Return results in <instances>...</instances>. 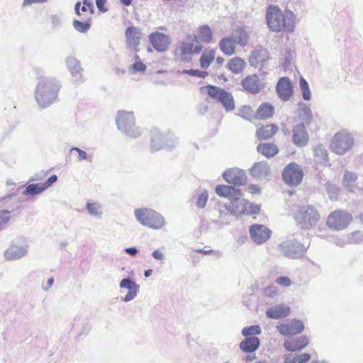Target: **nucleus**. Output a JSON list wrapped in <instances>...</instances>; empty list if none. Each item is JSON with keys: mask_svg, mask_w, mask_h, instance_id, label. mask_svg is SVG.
Listing matches in <instances>:
<instances>
[{"mask_svg": "<svg viewBox=\"0 0 363 363\" xmlns=\"http://www.w3.org/2000/svg\"><path fill=\"white\" fill-rule=\"evenodd\" d=\"M245 65L246 64L243 60L240 57H236L229 61L228 68L233 73L239 74L243 70Z\"/></svg>", "mask_w": 363, "mask_h": 363, "instance_id": "39", "label": "nucleus"}, {"mask_svg": "<svg viewBox=\"0 0 363 363\" xmlns=\"http://www.w3.org/2000/svg\"><path fill=\"white\" fill-rule=\"evenodd\" d=\"M50 22L53 28L61 27L63 24V16L61 13H55L50 16Z\"/></svg>", "mask_w": 363, "mask_h": 363, "instance_id": "52", "label": "nucleus"}, {"mask_svg": "<svg viewBox=\"0 0 363 363\" xmlns=\"http://www.w3.org/2000/svg\"><path fill=\"white\" fill-rule=\"evenodd\" d=\"M57 180V177L54 174V175H52L51 177H50L47 181L44 183H42L43 184V186H45V190L50 187V186H52L54 183H55Z\"/></svg>", "mask_w": 363, "mask_h": 363, "instance_id": "59", "label": "nucleus"}, {"mask_svg": "<svg viewBox=\"0 0 363 363\" xmlns=\"http://www.w3.org/2000/svg\"><path fill=\"white\" fill-rule=\"evenodd\" d=\"M232 38L236 44L244 46L247 44L249 37L245 30L240 28L233 31Z\"/></svg>", "mask_w": 363, "mask_h": 363, "instance_id": "38", "label": "nucleus"}, {"mask_svg": "<svg viewBox=\"0 0 363 363\" xmlns=\"http://www.w3.org/2000/svg\"><path fill=\"white\" fill-rule=\"evenodd\" d=\"M11 219V212L9 210L0 211V232L4 230Z\"/></svg>", "mask_w": 363, "mask_h": 363, "instance_id": "49", "label": "nucleus"}, {"mask_svg": "<svg viewBox=\"0 0 363 363\" xmlns=\"http://www.w3.org/2000/svg\"><path fill=\"white\" fill-rule=\"evenodd\" d=\"M208 199L207 191H202L196 199V206L199 208H203L206 206V202Z\"/></svg>", "mask_w": 363, "mask_h": 363, "instance_id": "53", "label": "nucleus"}, {"mask_svg": "<svg viewBox=\"0 0 363 363\" xmlns=\"http://www.w3.org/2000/svg\"><path fill=\"white\" fill-rule=\"evenodd\" d=\"M294 13L285 10L284 12L277 6H269L266 13V21L269 28L276 33L286 30L291 33L294 28Z\"/></svg>", "mask_w": 363, "mask_h": 363, "instance_id": "2", "label": "nucleus"}, {"mask_svg": "<svg viewBox=\"0 0 363 363\" xmlns=\"http://www.w3.org/2000/svg\"><path fill=\"white\" fill-rule=\"evenodd\" d=\"M66 64L75 83L82 82V68L81 67L80 62L76 57L69 56L66 58Z\"/></svg>", "mask_w": 363, "mask_h": 363, "instance_id": "21", "label": "nucleus"}, {"mask_svg": "<svg viewBox=\"0 0 363 363\" xmlns=\"http://www.w3.org/2000/svg\"><path fill=\"white\" fill-rule=\"evenodd\" d=\"M354 144L352 136L345 131L337 133L331 142L330 148L333 152L342 155L348 151Z\"/></svg>", "mask_w": 363, "mask_h": 363, "instance_id": "7", "label": "nucleus"}, {"mask_svg": "<svg viewBox=\"0 0 363 363\" xmlns=\"http://www.w3.org/2000/svg\"><path fill=\"white\" fill-rule=\"evenodd\" d=\"M195 39L196 38L195 37ZM196 43H183L181 45L180 50L182 54H192V53H196L199 54L202 48V46L199 43L197 40H195Z\"/></svg>", "mask_w": 363, "mask_h": 363, "instance_id": "34", "label": "nucleus"}, {"mask_svg": "<svg viewBox=\"0 0 363 363\" xmlns=\"http://www.w3.org/2000/svg\"><path fill=\"white\" fill-rule=\"evenodd\" d=\"M278 331L284 336L294 335L302 332L304 325L301 320L294 319L277 326Z\"/></svg>", "mask_w": 363, "mask_h": 363, "instance_id": "16", "label": "nucleus"}, {"mask_svg": "<svg viewBox=\"0 0 363 363\" xmlns=\"http://www.w3.org/2000/svg\"><path fill=\"white\" fill-rule=\"evenodd\" d=\"M267 59V50L263 48H257L254 50L250 58V62L252 65L257 66V63L264 62Z\"/></svg>", "mask_w": 363, "mask_h": 363, "instance_id": "33", "label": "nucleus"}, {"mask_svg": "<svg viewBox=\"0 0 363 363\" xmlns=\"http://www.w3.org/2000/svg\"><path fill=\"white\" fill-rule=\"evenodd\" d=\"M72 151H77L78 153V161H82V160H91V157L88 156L86 152L84 151L83 150L74 147L70 150V152Z\"/></svg>", "mask_w": 363, "mask_h": 363, "instance_id": "55", "label": "nucleus"}, {"mask_svg": "<svg viewBox=\"0 0 363 363\" xmlns=\"http://www.w3.org/2000/svg\"><path fill=\"white\" fill-rule=\"evenodd\" d=\"M292 132V140L296 146L302 147L308 144L309 136L306 130V125L300 123L294 125Z\"/></svg>", "mask_w": 363, "mask_h": 363, "instance_id": "18", "label": "nucleus"}, {"mask_svg": "<svg viewBox=\"0 0 363 363\" xmlns=\"http://www.w3.org/2000/svg\"><path fill=\"white\" fill-rule=\"evenodd\" d=\"M274 106L268 103L262 104L257 111L258 118L267 119L272 117L274 114Z\"/></svg>", "mask_w": 363, "mask_h": 363, "instance_id": "36", "label": "nucleus"}, {"mask_svg": "<svg viewBox=\"0 0 363 363\" xmlns=\"http://www.w3.org/2000/svg\"><path fill=\"white\" fill-rule=\"evenodd\" d=\"M363 241V233L361 231H354L345 236L344 242L349 245L359 244Z\"/></svg>", "mask_w": 363, "mask_h": 363, "instance_id": "41", "label": "nucleus"}, {"mask_svg": "<svg viewBox=\"0 0 363 363\" xmlns=\"http://www.w3.org/2000/svg\"><path fill=\"white\" fill-rule=\"evenodd\" d=\"M352 216L343 210H337L332 212L327 220V225L330 228L340 230L345 228L351 222Z\"/></svg>", "mask_w": 363, "mask_h": 363, "instance_id": "9", "label": "nucleus"}, {"mask_svg": "<svg viewBox=\"0 0 363 363\" xmlns=\"http://www.w3.org/2000/svg\"><path fill=\"white\" fill-rule=\"evenodd\" d=\"M225 181L235 186L245 185L247 183V176L245 172L238 168H233L226 170L223 174Z\"/></svg>", "mask_w": 363, "mask_h": 363, "instance_id": "15", "label": "nucleus"}, {"mask_svg": "<svg viewBox=\"0 0 363 363\" xmlns=\"http://www.w3.org/2000/svg\"><path fill=\"white\" fill-rule=\"evenodd\" d=\"M152 256L157 260L162 261L164 259V255L159 250L152 252Z\"/></svg>", "mask_w": 363, "mask_h": 363, "instance_id": "62", "label": "nucleus"}, {"mask_svg": "<svg viewBox=\"0 0 363 363\" xmlns=\"http://www.w3.org/2000/svg\"><path fill=\"white\" fill-rule=\"evenodd\" d=\"M278 128L275 125L262 126L257 130V135L259 139L266 140L274 135Z\"/></svg>", "mask_w": 363, "mask_h": 363, "instance_id": "35", "label": "nucleus"}, {"mask_svg": "<svg viewBox=\"0 0 363 363\" xmlns=\"http://www.w3.org/2000/svg\"><path fill=\"white\" fill-rule=\"evenodd\" d=\"M208 94L212 99L220 102L226 111H231L235 108L234 99L231 94L222 88L213 85H208Z\"/></svg>", "mask_w": 363, "mask_h": 363, "instance_id": "8", "label": "nucleus"}, {"mask_svg": "<svg viewBox=\"0 0 363 363\" xmlns=\"http://www.w3.org/2000/svg\"><path fill=\"white\" fill-rule=\"evenodd\" d=\"M147 68V66L143 63L142 62H135L130 68V71L132 73H135L137 72H144Z\"/></svg>", "mask_w": 363, "mask_h": 363, "instance_id": "56", "label": "nucleus"}, {"mask_svg": "<svg viewBox=\"0 0 363 363\" xmlns=\"http://www.w3.org/2000/svg\"><path fill=\"white\" fill-rule=\"evenodd\" d=\"M189 72H190V76L197 77L202 78V79H204L208 76L207 72L201 71L199 69H191Z\"/></svg>", "mask_w": 363, "mask_h": 363, "instance_id": "58", "label": "nucleus"}, {"mask_svg": "<svg viewBox=\"0 0 363 363\" xmlns=\"http://www.w3.org/2000/svg\"><path fill=\"white\" fill-rule=\"evenodd\" d=\"M216 193L220 196L228 198L230 201L241 197L242 195L239 189L228 185H218L216 187Z\"/></svg>", "mask_w": 363, "mask_h": 363, "instance_id": "25", "label": "nucleus"}, {"mask_svg": "<svg viewBox=\"0 0 363 363\" xmlns=\"http://www.w3.org/2000/svg\"><path fill=\"white\" fill-rule=\"evenodd\" d=\"M224 206L227 213H225L223 210H220V218L224 215L226 216L228 213L230 215L252 214L257 213L259 211L258 206H253L252 203L240 197L233 199Z\"/></svg>", "mask_w": 363, "mask_h": 363, "instance_id": "5", "label": "nucleus"}, {"mask_svg": "<svg viewBox=\"0 0 363 363\" xmlns=\"http://www.w3.org/2000/svg\"><path fill=\"white\" fill-rule=\"evenodd\" d=\"M297 113L301 122L306 125H308L313 121V114L311 108L303 102H298Z\"/></svg>", "mask_w": 363, "mask_h": 363, "instance_id": "27", "label": "nucleus"}, {"mask_svg": "<svg viewBox=\"0 0 363 363\" xmlns=\"http://www.w3.org/2000/svg\"><path fill=\"white\" fill-rule=\"evenodd\" d=\"M47 1L48 0H23L22 6L26 7L34 4H43Z\"/></svg>", "mask_w": 363, "mask_h": 363, "instance_id": "60", "label": "nucleus"}, {"mask_svg": "<svg viewBox=\"0 0 363 363\" xmlns=\"http://www.w3.org/2000/svg\"><path fill=\"white\" fill-rule=\"evenodd\" d=\"M241 85L247 92L255 94L261 92L265 87L257 74L247 75L241 81Z\"/></svg>", "mask_w": 363, "mask_h": 363, "instance_id": "13", "label": "nucleus"}, {"mask_svg": "<svg viewBox=\"0 0 363 363\" xmlns=\"http://www.w3.org/2000/svg\"><path fill=\"white\" fill-rule=\"evenodd\" d=\"M116 122L118 130L126 135L133 138L140 136L142 132L140 128L135 125L133 112L118 111Z\"/></svg>", "mask_w": 363, "mask_h": 363, "instance_id": "4", "label": "nucleus"}, {"mask_svg": "<svg viewBox=\"0 0 363 363\" xmlns=\"http://www.w3.org/2000/svg\"><path fill=\"white\" fill-rule=\"evenodd\" d=\"M313 154L319 162H326L328 160V151L323 145H318L315 147Z\"/></svg>", "mask_w": 363, "mask_h": 363, "instance_id": "42", "label": "nucleus"}, {"mask_svg": "<svg viewBox=\"0 0 363 363\" xmlns=\"http://www.w3.org/2000/svg\"><path fill=\"white\" fill-rule=\"evenodd\" d=\"M319 213L312 206H302L298 207L294 214L296 223L301 228L308 229L315 226L319 220Z\"/></svg>", "mask_w": 363, "mask_h": 363, "instance_id": "6", "label": "nucleus"}, {"mask_svg": "<svg viewBox=\"0 0 363 363\" xmlns=\"http://www.w3.org/2000/svg\"><path fill=\"white\" fill-rule=\"evenodd\" d=\"M250 235L254 242L261 245L266 242L271 236V230L260 224L252 225L250 228Z\"/></svg>", "mask_w": 363, "mask_h": 363, "instance_id": "14", "label": "nucleus"}, {"mask_svg": "<svg viewBox=\"0 0 363 363\" xmlns=\"http://www.w3.org/2000/svg\"><path fill=\"white\" fill-rule=\"evenodd\" d=\"M215 57L214 50L203 52L200 57V65L203 69L208 68Z\"/></svg>", "mask_w": 363, "mask_h": 363, "instance_id": "44", "label": "nucleus"}, {"mask_svg": "<svg viewBox=\"0 0 363 363\" xmlns=\"http://www.w3.org/2000/svg\"><path fill=\"white\" fill-rule=\"evenodd\" d=\"M291 308L286 304H278L267 308L266 315L272 319H280L288 316Z\"/></svg>", "mask_w": 363, "mask_h": 363, "instance_id": "24", "label": "nucleus"}, {"mask_svg": "<svg viewBox=\"0 0 363 363\" xmlns=\"http://www.w3.org/2000/svg\"><path fill=\"white\" fill-rule=\"evenodd\" d=\"M235 45L232 37L223 38L219 42L220 50L226 55H232L235 52Z\"/></svg>", "mask_w": 363, "mask_h": 363, "instance_id": "32", "label": "nucleus"}, {"mask_svg": "<svg viewBox=\"0 0 363 363\" xmlns=\"http://www.w3.org/2000/svg\"><path fill=\"white\" fill-rule=\"evenodd\" d=\"M263 294L269 298H274L279 294V290L278 286L271 284L264 289Z\"/></svg>", "mask_w": 363, "mask_h": 363, "instance_id": "51", "label": "nucleus"}, {"mask_svg": "<svg viewBox=\"0 0 363 363\" xmlns=\"http://www.w3.org/2000/svg\"><path fill=\"white\" fill-rule=\"evenodd\" d=\"M150 135V149L152 152L158 151L162 148H165L164 135L162 134L157 129L151 130Z\"/></svg>", "mask_w": 363, "mask_h": 363, "instance_id": "26", "label": "nucleus"}, {"mask_svg": "<svg viewBox=\"0 0 363 363\" xmlns=\"http://www.w3.org/2000/svg\"><path fill=\"white\" fill-rule=\"evenodd\" d=\"M199 38L203 43H209L212 40V32L208 26H202L199 28Z\"/></svg>", "mask_w": 363, "mask_h": 363, "instance_id": "45", "label": "nucleus"}, {"mask_svg": "<svg viewBox=\"0 0 363 363\" xmlns=\"http://www.w3.org/2000/svg\"><path fill=\"white\" fill-rule=\"evenodd\" d=\"M250 175L256 180L266 179L270 175V167L266 162L255 163L250 169Z\"/></svg>", "mask_w": 363, "mask_h": 363, "instance_id": "23", "label": "nucleus"}, {"mask_svg": "<svg viewBox=\"0 0 363 363\" xmlns=\"http://www.w3.org/2000/svg\"><path fill=\"white\" fill-rule=\"evenodd\" d=\"M308 339L306 336H301L296 339H290L284 342V347L288 351H296L304 348L308 344Z\"/></svg>", "mask_w": 363, "mask_h": 363, "instance_id": "28", "label": "nucleus"}, {"mask_svg": "<svg viewBox=\"0 0 363 363\" xmlns=\"http://www.w3.org/2000/svg\"><path fill=\"white\" fill-rule=\"evenodd\" d=\"M306 250L303 244L296 240H286L279 246L280 253L289 258L299 257Z\"/></svg>", "mask_w": 363, "mask_h": 363, "instance_id": "11", "label": "nucleus"}, {"mask_svg": "<svg viewBox=\"0 0 363 363\" xmlns=\"http://www.w3.org/2000/svg\"><path fill=\"white\" fill-rule=\"evenodd\" d=\"M357 174L353 172L345 171L342 179V184L345 189L350 192H354L357 189L356 181L357 179Z\"/></svg>", "mask_w": 363, "mask_h": 363, "instance_id": "30", "label": "nucleus"}, {"mask_svg": "<svg viewBox=\"0 0 363 363\" xmlns=\"http://www.w3.org/2000/svg\"><path fill=\"white\" fill-rule=\"evenodd\" d=\"M260 342L258 337L255 336L248 337L244 339L240 343V348L245 352H253L259 346Z\"/></svg>", "mask_w": 363, "mask_h": 363, "instance_id": "29", "label": "nucleus"}, {"mask_svg": "<svg viewBox=\"0 0 363 363\" xmlns=\"http://www.w3.org/2000/svg\"><path fill=\"white\" fill-rule=\"evenodd\" d=\"M86 208L92 216L100 217L103 213L101 205L98 202H87Z\"/></svg>", "mask_w": 363, "mask_h": 363, "instance_id": "43", "label": "nucleus"}, {"mask_svg": "<svg viewBox=\"0 0 363 363\" xmlns=\"http://www.w3.org/2000/svg\"><path fill=\"white\" fill-rule=\"evenodd\" d=\"M134 215L142 225L152 229H161L165 225L164 217L158 212L147 208H136Z\"/></svg>", "mask_w": 363, "mask_h": 363, "instance_id": "3", "label": "nucleus"}, {"mask_svg": "<svg viewBox=\"0 0 363 363\" xmlns=\"http://www.w3.org/2000/svg\"><path fill=\"white\" fill-rule=\"evenodd\" d=\"M164 142L165 148L171 150L178 145L179 140L174 134L169 133L164 135Z\"/></svg>", "mask_w": 363, "mask_h": 363, "instance_id": "46", "label": "nucleus"}, {"mask_svg": "<svg viewBox=\"0 0 363 363\" xmlns=\"http://www.w3.org/2000/svg\"><path fill=\"white\" fill-rule=\"evenodd\" d=\"M275 283L277 284L281 285L284 287H288L291 286V281L289 278L287 277H279L275 279Z\"/></svg>", "mask_w": 363, "mask_h": 363, "instance_id": "57", "label": "nucleus"}, {"mask_svg": "<svg viewBox=\"0 0 363 363\" xmlns=\"http://www.w3.org/2000/svg\"><path fill=\"white\" fill-rule=\"evenodd\" d=\"M81 11L82 12L89 11V13H87L86 15H90V16H91L94 12V6L92 3V1L91 0H83V6L81 8Z\"/></svg>", "mask_w": 363, "mask_h": 363, "instance_id": "54", "label": "nucleus"}, {"mask_svg": "<svg viewBox=\"0 0 363 363\" xmlns=\"http://www.w3.org/2000/svg\"><path fill=\"white\" fill-rule=\"evenodd\" d=\"M28 251V245L23 238H19L11 242L9 248L4 252V257L7 260L19 259L25 257Z\"/></svg>", "mask_w": 363, "mask_h": 363, "instance_id": "12", "label": "nucleus"}, {"mask_svg": "<svg viewBox=\"0 0 363 363\" xmlns=\"http://www.w3.org/2000/svg\"><path fill=\"white\" fill-rule=\"evenodd\" d=\"M119 287L128 290V292L123 298V301L125 302L133 300L137 296L140 289V286L135 281L129 278L123 279L119 284Z\"/></svg>", "mask_w": 363, "mask_h": 363, "instance_id": "20", "label": "nucleus"}, {"mask_svg": "<svg viewBox=\"0 0 363 363\" xmlns=\"http://www.w3.org/2000/svg\"><path fill=\"white\" fill-rule=\"evenodd\" d=\"M45 190L42 183L28 184L26 189L23 191L24 196H34L40 194Z\"/></svg>", "mask_w": 363, "mask_h": 363, "instance_id": "40", "label": "nucleus"}, {"mask_svg": "<svg viewBox=\"0 0 363 363\" xmlns=\"http://www.w3.org/2000/svg\"><path fill=\"white\" fill-rule=\"evenodd\" d=\"M60 87V82L55 77H39L35 90V99L39 106L45 108L55 103Z\"/></svg>", "mask_w": 363, "mask_h": 363, "instance_id": "1", "label": "nucleus"}, {"mask_svg": "<svg viewBox=\"0 0 363 363\" xmlns=\"http://www.w3.org/2000/svg\"><path fill=\"white\" fill-rule=\"evenodd\" d=\"M82 21L74 20L73 27L79 33H85L91 27V19L90 15H84L79 16Z\"/></svg>", "mask_w": 363, "mask_h": 363, "instance_id": "31", "label": "nucleus"}, {"mask_svg": "<svg viewBox=\"0 0 363 363\" xmlns=\"http://www.w3.org/2000/svg\"><path fill=\"white\" fill-rule=\"evenodd\" d=\"M262 333V330L259 325H251L249 327H245L242 330V335L245 337H252L254 335H259Z\"/></svg>", "mask_w": 363, "mask_h": 363, "instance_id": "48", "label": "nucleus"}, {"mask_svg": "<svg viewBox=\"0 0 363 363\" xmlns=\"http://www.w3.org/2000/svg\"><path fill=\"white\" fill-rule=\"evenodd\" d=\"M149 40L153 48L158 52H164L169 48V37L162 33H152L149 35Z\"/></svg>", "mask_w": 363, "mask_h": 363, "instance_id": "19", "label": "nucleus"}, {"mask_svg": "<svg viewBox=\"0 0 363 363\" xmlns=\"http://www.w3.org/2000/svg\"><path fill=\"white\" fill-rule=\"evenodd\" d=\"M325 190L327 191L330 199H336L339 194V188L335 185L331 184L330 182H328L325 184Z\"/></svg>", "mask_w": 363, "mask_h": 363, "instance_id": "50", "label": "nucleus"}, {"mask_svg": "<svg viewBox=\"0 0 363 363\" xmlns=\"http://www.w3.org/2000/svg\"><path fill=\"white\" fill-rule=\"evenodd\" d=\"M96 4L98 8V9L102 12L107 11V9L104 7V5L106 2V0H95Z\"/></svg>", "mask_w": 363, "mask_h": 363, "instance_id": "63", "label": "nucleus"}, {"mask_svg": "<svg viewBox=\"0 0 363 363\" xmlns=\"http://www.w3.org/2000/svg\"><path fill=\"white\" fill-rule=\"evenodd\" d=\"M196 252L199 253H202L203 255H216L218 257H220L221 255V253L218 251H214L213 250H204L203 249H198Z\"/></svg>", "mask_w": 363, "mask_h": 363, "instance_id": "61", "label": "nucleus"}, {"mask_svg": "<svg viewBox=\"0 0 363 363\" xmlns=\"http://www.w3.org/2000/svg\"><path fill=\"white\" fill-rule=\"evenodd\" d=\"M299 86L302 92L303 98L306 101H308L311 99V93L307 81L301 77L299 81Z\"/></svg>", "mask_w": 363, "mask_h": 363, "instance_id": "47", "label": "nucleus"}, {"mask_svg": "<svg viewBox=\"0 0 363 363\" xmlns=\"http://www.w3.org/2000/svg\"><path fill=\"white\" fill-rule=\"evenodd\" d=\"M125 35L127 45L138 51L142 35L141 29L135 26H129L126 28Z\"/></svg>", "mask_w": 363, "mask_h": 363, "instance_id": "22", "label": "nucleus"}, {"mask_svg": "<svg viewBox=\"0 0 363 363\" xmlns=\"http://www.w3.org/2000/svg\"><path fill=\"white\" fill-rule=\"evenodd\" d=\"M276 91L283 101L290 99L293 94V85L288 77H281L276 86Z\"/></svg>", "mask_w": 363, "mask_h": 363, "instance_id": "17", "label": "nucleus"}, {"mask_svg": "<svg viewBox=\"0 0 363 363\" xmlns=\"http://www.w3.org/2000/svg\"><path fill=\"white\" fill-rule=\"evenodd\" d=\"M297 357L300 363H306L311 358V355L308 353H303L301 354L297 355Z\"/></svg>", "mask_w": 363, "mask_h": 363, "instance_id": "64", "label": "nucleus"}, {"mask_svg": "<svg viewBox=\"0 0 363 363\" xmlns=\"http://www.w3.org/2000/svg\"><path fill=\"white\" fill-rule=\"evenodd\" d=\"M303 175L301 167L295 162L289 164L282 172L284 182L291 186H298L303 179Z\"/></svg>", "mask_w": 363, "mask_h": 363, "instance_id": "10", "label": "nucleus"}, {"mask_svg": "<svg viewBox=\"0 0 363 363\" xmlns=\"http://www.w3.org/2000/svg\"><path fill=\"white\" fill-rule=\"evenodd\" d=\"M257 150L267 157H274L278 152L277 147L272 143H261L258 145Z\"/></svg>", "mask_w": 363, "mask_h": 363, "instance_id": "37", "label": "nucleus"}]
</instances>
